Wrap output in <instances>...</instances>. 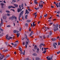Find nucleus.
Returning a JSON list of instances; mask_svg holds the SVG:
<instances>
[{"mask_svg":"<svg viewBox=\"0 0 60 60\" xmlns=\"http://www.w3.org/2000/svg\"><path fill=\"white\" fill-rule=\"evenodd\" d=\"M53 25L54 26L53 29L54 31H57L58 30V25L57 24L56 25L55 24H53Z\"/></svg>","mask_w":60,"mask_h":60,"instance_id":"obj_1","label":"nucleus"},{"mask_svg":"<svg viewBox=\"0 0 60 60\" xmlns=\"http://www.w3.org/2000/svg\"><path fill=\"white\" fill-rule=\"evenodd\" d=\"M6 39H7L8 40H10V39H12V37H9V36H8V35H6Z\"/></svg>","mask_w":60,"mask_h":60,"instance_id":"obj_2","label":"nucleus"},{"mask_svg":"<svg viewBox=\"0 0 60 60\" xmlns=\"http://www.w3.org/2000/svg\"><path fill=\"white\" fill-rule=\"evenodd\" d=\"M57 45V44L56 42H54L53 43V47H54L55 49H56V45Z\"/></svg>","mask_w":60,"mask_h":60,"instance_id":"obj_3","label":"nucleus"},{"mask_svg":"<svg viewBox=\"0 0 60 60\" xmlns=\"http://www.w3.org/2000/svg\"><path fill=\"white\" fill-rule=\"evenodd\" d=\"M14 17H15V16L13 15L12 17H9V19H11V20H13V19H14Z\"/></svg>","mask_w":60,"mask_h":60,"instance_id":"obj_4","label":"nucleus"},{"mask_svg":"<svg viewBox=\"0 0 60 60\" xmlns=\"http://www.w3.org/2000/svg\"><path fill=\"white\" fill-rule=\"evenodd\" d=\"M23 12H24V11H22L21 12L20 14L19 15V17H21L22 15H23Z\"/></svg>","mask_w":60,"mask_h":60,"instance_id":"obj_5","label":"nucleus"},{"mask_svg":"<svg viewBox=\"0 0 60 60\" xmlns=\"http://www.w3.org/2000/svg\"><path fill=\"white\" fill-rule=\"evenodd\" d=\"M0 59L1 60H2L3 59V58L4 57V56L3 55L2 57V55H1V54L0 53Z\"/></svg>","mask_w":60,"mask_h":60,"instance_id":"obj_6","label":"nucleus"},{"mask_svg":"<svg viewBox=\"0 0 60 60\" xmlns=\"http://www.w3.org/2000/svg\"><path fill=\"white\" fill-rule=\"evenodd\" d=\"M39 6L41 8L42 7H43V5L42 4V3H41V4L40 3L39 4Z\"/></svg>","mask_w":60,"mask_h":60,"instance_id":"obj_7","label":"nucleus"},{"mask_svg":"<svg viewBox=\"0 0 60 60\" xmlns=\"http://www.w3.org/2000/svg\"><path fill=\"white\" fill-rule=\"evenodd\" d=\"M46 58L47 59H48V60H52V57H51V58L50 57L49 58L48 56H47L46 57Z\"/></svg>","mask_w":60,"mask_h":60,"instance_id":"obj_8","label":"nucleus"},{"mask_svg":"<svg viewBox=\"0 0 60 60\" xmlns=\"http://www.w3.org/2000/svg\"><path fill=\"white\" fill-rule=\"evenodd\" d=\"M11 7L12 8H15V7H14L11 6H9L8 7V8L9 9H11Z\"/></svg>","mask_w":60,"mask_h":60,"instance_id":"obj_9","label":"nucleus"},{"mask_svg":"<svg viewBox=\"0 0 60 60\" xmlns=\"http://www.w3.org/2000/svg\"><path fill=\"white\" fill-rule=\"evenodd\" d=\"M52 34V31H50L49 33V35H50V36H51V35Z\"/></svg>","mask_w":60,"mask_h":60,"instance_id":"obj_10","label":"nucleus"},{"mask_svg":"<svg viewBox=\"0 0 60 60\" xmlns=\"http://www.w3.org/2000/svg\"><path fill=\"white\" fill-rule=\"evenodd\" d=\"M19 50L21 52H22V49H21V48L20 46L19 47Z\"/></svg>","mask_w":60,"mask_h":60,"instance_id":"obj_11","label":"nucleus"},{"mask_svg":"<svg viewBox=\"0 0 60 60\" xmlns=\"http://www.w3.org/2000/svg\"><path fill=\"white\" fill-rule=\"evenodd\" d=\"M34 3L35 4H38V2H37V0H34Z\"/></svg>","mask_w":60,"mask_h":60,"instance_id":"obj_12","label":"nucleus"},{"mask_svg":"<svg viewBox=\"0 0 60 60\" xmlns=\"http://www.w3.org/2000/svg\"><path fill=\"white\" fill-rule=\"evenodd\" d=\"M52 40V41H56V39L54 38H52L51 39Z\"/></svg>","mask_w":60,"mask_h":60,"instance_id":"obj_13","label":"nucleus"},{"mask_svg":"<svg viewBox=\"0 0 60 60\" xmlns=\"http://www.w3.org/2000/svg\"><path fill=\"white\" fill-rule=\"evenodd\" d=\"M29 14V12L28 11V10H26V13H25V14Z\"/></svg>","mask_w":60,"mask_h":60,"instance_id":"obj_14","label":"nucleus"},{"mask_svg":"<svg viewBox=\"0 0 60 60\" xmlns=\"http://www.w3.org/2000/svg\"><path fill=\"white\" fill-rule=\"evenodd\" d=\"M35 22H33V27H34V26H36V24H34Z\"/></svg>","mask_w":60,"mask_h":60,"instance_id":"obj_15","label":"nucleus"},{"mask_svg":"<svg viewBox=\"0 0 60 60\" xmlns=\"http://www.w3.org/2000/svg\"><path fill=\"white\" fill-rule=\"evenodd\" d=\"M33 55L34 56H37V54L35 53H34L33 54Z\"/></svg>","mask_w":60,"mask_h":60,"instance_id":"obj_16","label":"nucleus"},{"mask_svg":"<svg viewBox=\"0 0 60 60\" xmlns=\"http://www.w3.org/2000/svg\"><path fill=\"white\" fill-rule=\"evenodd\" d=\"M36 60H40V58L39 57H37L36 59Z\"/></svg>","mask_w":60,"mask_h":60,"instance_id":"obj_17","label":"nucleus"},{"mask_svg":"<svg viewBox=\"0 0 60 60\" xmlns=\"http://www.w3.org/2000/svg\"><path fill=\"white\" fill-rule=\"evenodd\" d=\"M25 51L24 50L23 52H21V54H23V55H25Z\"/></svg>","mask_w":60,"mask_h":60,"instance_id":"obj_18","label":"nucleus"},{"mask_svg":"<svg viewBox=\"0 0 60 60\" xmlns=\"http://www.w3.org/2000/svg\"><path fill=\"white\" fill-rule=\"evenodd\" d=\"M14 6H15V7H18V5L17 4H14Z\"/></svg>","mask_w":60,"mask_h":60,"instance_id":"obj_19","label":"nucleus"},{"mask_svg":"<svg viewBox=\"0 0 60 60\" xmlns=\"http://www.w3.org/2000/svg\"><path fill=\"white\" fill-rule=\"evenodd\" d=\"M3 19L6 20V16H4L3 17Z\"/></svg>","mask_w":60,"mask_h":60,"instance_id":"obj_20","label":"nucleus"},{"mask_svg":"<svg viewBox=\"0 0 60 60\" xmlns=\"http://www.w3.org/2000/svg\"><path fill=\"white\" fill-rule=\"evenodd\" d=\"M42 47V45H41H41H39V47L40 49H41Z\"/></svg>","mask_w":60,"mask_h":60,"instance_id":"obj_21","label":"nucleus"},{"mask_svg":"<svg viewBox=\"0 0 60 60\" xmlns=\"http://www.w3.org/2000/svg\"><path fill=\"white\" fill-rule=\"evenodd\" d=\"M24 38L25 39H26V40L27 39V37L26 35V36L24 37Z\"/></svg>","mask_w":60,"mask_h":60,"instance_id":"obj_22","label":"nucleus"},{"mask_svg":"<svg viewBox=\"0 0 60 60\" xmlns=\"http://www.w3.org/2000/svg\"><path fill=\"white\" fill-rule=\"evenodd\" d=\"M17 11H18V12H20V9H19V8H18V9Z\"/></svg>","mask_w":60,"mask_h":60,"instance_id":"obj_23","label":"nucleus"},{"mask_svg":"<svg viewBox=\"0 0 60 60\" xmlns=\"http://www.w3.org/2000/svg\"><path fill=\"white\" fill-rule=\"evenodd\" d=\"M16 0H12V2L13 3H16Z\"/></svg>","mask_w":60,"mask_h":60,"instance_id":"obj_24","label":"nucleus"},{"mask_svg":"<svg viewBox=\"0 0 60 60\" xmlns=\"http://www.w3.org/2000/svg\"><path fill=\"white\" fill-rule=\"evenodd\" d=\"M17 31L16 30H14V33H16V32H17Z\"/></svg>","mask_w":60,"mask_h":60,"instance_id":"obj_25","label":"nucleus"},{"mask_svg":"<svg viewBox=\"0 0 60 60\" xmlns=\"http://www.w3.org/2000/svg\"><path fill=\"white\" fill-rule=\"evenodd\" d=\"M20 34L19 33L17 34V37H19V35Z\"/></svg>","mask_w":60,"mask_h":60,"instance_id":"obj_26","label":"nucleus"},{"mask_svg":"<svg viewBox=\"0 0 60 60\" xmlns=\"http://www.w3.org/2000/svg\"><path fill=\"white\" fill-rule=\"evenodd\" d=\"M34 48L35 49H37V46L36 45H35L34 46Z\"/></svg>","mask_w":60,"mask_h":60,"instance_id":"obj_27","label":"nucleus"},{"mask_svg":"<svg viewBox=\"0 0 60 60\" xmlns=\"http://www.w3.org/2000/svg\"><path fill=\"white\" fill-rule=\"evenodd\" d=\"M27 16H28V15H25V19H27Z\"/></svg>","mask_w":60,"mask_h":60,"instance_id":"obj_28","label":"nucleus"},{"mask_svg":"<svg viewBox=\"0 0 60 60\" xmlns=\"http://www.w3.org/2000/svg\"><path fill=\"white\" fill-rule=\"evenodd\" d=\"M0 5H1V6H4V4L1 3L0 4Z\"/></svg>","mask_w":60,"mask_h":60,"instance_id":"obj_29","label":"nucleus"},{"mask_svg":"<svg viewBox=\"0 0 60 60\" xmlns=\"http://www.w3.org/2000/svg\"><path fill=\"white\" fill-rule=\"evenodd\" d=\"M6 12H8V13H10V11H6Z\"/></svg>","mask_w":60,"mask_h":60,"instance_id":"obj_30","label":"nucleus"},{"mask_svg":"<svg viewBox=\"0 0 60 60\" xmlns=\"http://www.w3.org/2000/svg\"><path fill=\"white\" fill-rule=\"evenodd\" d=\"M26 22H31V21L30 20H27Z\"/></svg>","mask_w":60,"mask_h":60,"instance_id":"obj_31","label":"nucleus"},{"mask_svg":"<svg viewBox=\"0 0 60 60\" xmlns=\"http://www.w3.org/2000/svg\"><path fill=\"white\" fill-rule=\"evenodd\" d=\"M25 26H26V27H27L28 26V24L27 23H26L25 24Z\"/></svg>","mask_w":60,"mask_h":60,"instance_id":"obj_32","label":"nucleus"},{"mask_svg":"<svg viewBox=\"0 0 60 60\" xmlns=\"http://www.w3.org/2000/svg\"><path fill=\"white\" fill-rule=\"evenodd\" d=\"M22 29V28H21V27L19 29V31H21Z\"/></svg>","mask_w":60,"mask_h":60,"instance_id":"obj_33","label":"nucleus"},{"mask_svg":"<svg viewBox=\"0 0 60 60\" xmlns=\"http://www.w3.org/2000/svg\"><path fill=\"white\" fill-rule=\"evenodd\" d=\"M15 21H16V19H17V17H15Z\"/></svg>","mask_w":60,"mask_h":60,"instance_id":"obj_34","label":"nucleus"},{"mask_svg":"<svg viewBox=\"0 0 60 60\" xmlns=\"http://www.w3.org/2000/svg\"><path fill=\"white\" fill-rule=\"evenodd\" d=\"M52 24H53V23H51L49 24V25L50 26L51 25H52Z\"/></svg>","mask_w":60,"mask_h":60,"instance_id":"obj_35","label":"nucleus"},{"mask_svg":"<svg viewBox=\"0 0 60 60\" xmlns=\"http://www.w3.org/2000/svg\"><path fill=\"white\" fill-rule=\"evenodd\" d=\"M46 51H43V53H44V54L46 52Z\"/></svg>","mask_w":60,"mask_h":60,"instance_id":"obj_36","label":"nucleus"},{"mask_svg":"<svg viewBox=\"0 0 60 60\" xmlns=\"http://www.w3.org/2000/svg\"><path fill=\"white\" fill-rule=\"evenodd\" d=\"M0 30H1V31L2 32H3V31H4V30H2V29L1 28H0Z\"/></svg>","mask_w":60,"mask_h":60,"instance_id":"obj_37","label":"nucleus"},{"mask_svg":"<svg viewBox=\"0 0 60 60\" xmlns=\"http://www.w3.org/2000/svg\"><path fill=\"white\" fill-rule=\"evenodd\" d=\"M8 51V50H4V52H7V51Z\"/></svg>","mask_w":60,"mask_h":60,"instance_id":"obj_38","label":"nucleus"},{"mask_svg":"<svg viewBox=\"0 0 60 60\" xmlns=\"http://www.w3.org/2000/svg\"><path fill=\"white\" fill-rule=\"evenodd\" d=\"M5 43L6 45H7V44H8V42H5Z\"/></svg>","mask_w":60,"mask_h":60,"instance_id":"obj_39","label":"nucleus"},{"mask_svg":"<svg viewBox=\"0 0 60 60\" xmlns=\"http://www.w3.org/2000/svg\"><path fill=\"white\" fill-rule=\"evenodd\" d=\"M16 46H17V44H15L14 45V47H16Z\"/></svg>","mask_w":60,"mask_h":60,"instance_id":"obj_40","label":"nucleus"},{"mask_svg":"<svg viewBox=\"0 0 60 60\" xmlns=\"http://www.w3.org/2000/svg\"><path fill=\"white\" fill-rule=\"evenodd\" d=\"M56 16L57 17H59V18L60 17V16H59V15H56Z\"/></svg>","mask_w":60,"mask_h":60,"instance_id":"obj_41","label":"nucleus"},{"mask_svg":"<svg viewBox=\"0 0 60 60\" xmlns=\"http://www.w3.org/2000/svg\"><path fill=\"white\" fill-rule=\"evenodd\" d=\"M8 46H9V47H11V48L12 47V46H11V45H7V47H8Z\"/></svg>","mask_w":60,"mask_h":60,"instance_id":"obj_42","label":"nucleus"},{"mask_svg":"<svg viewBox=\"0 0 60 60\" xmlns=\"http://www.w3.org/2000/svg\"><path fill=\"white\" fill-rule=\"evenodd\" d=\"M45 17H46L47 16V14H46L45 15H44Z\"/></svg>","mask_w":60,"mask_h":60,"instance_id":"obj_43","label":"nucleus"},{"mask_svg":"<svg viewBox=\"0 0 60 60\" xmlns=\"http://www.w3.org/2000/svg\"><path fill=\"white\" fill-rule=\"evenodd\" d=\"M57 54H59V53H60V51H59V52H57Z\"/></svg>","mask_w":60,"mask_h":60,"instance_id":"obj_44","label":"nucleus"},{"mask_svg":"<svg viewBox=\"0 0 60 60\" xmlns=\"http://www.w3.org/2000/svg\"><path fill=\"white\" fill-rule=\"evenodd\" d=\"M29 31H31V28L30 27Z\"/></svg>","mask_w":60,"mask_h":60,"instance_id":"obj_45","label":"nucleus"},{"mask_svg":"<svg viewBox=\"0 0 60 60\" xmlns=\"http://www.w3.org/2000/svg\"><path fill=\"white\" fill-rule=\"evenodd\" d=\"M3 23L2 22H1V23L0 25H1L2 26V25H3Z\"/></svg>","mask_w":60,"mask_h":60,"instance_id":"obj_46","label":"nucleus"},{"mask_svg":"<svg viewBox=\"0 0 60 60\" xmlns=\"http://www.w3.org/2000/svg\"><path fill=\"white\" fill-rule=\"evenodd\" d=\"M22 45H25V42H23L22 43Z\"/></svg>","mask_w":60,"mask_h":60,"instance_id":"obj_47","label":"nucleus"},{"mask_svg":"<svg viewBox=\"0 0 60 60\" xmlns=\"http://www.w3.org/2000/svg\"><path fill=\"white\" fill-rule=\"evenodd\" d=\"M7 15L8 16H10L11 15H10V14H7Z\"/></svg>","mask_w":60,"mask_h":60,"instance_id":"obj_48","label":"nucleus"},{"mask_svg":"<svg viewBox=\"0 0 60 60\" xmlns=\"http://www.w3.org/2000/svg\"><path fill=\"white\" fill-rule=\"evenodd\" d=\"M22 19L23 20H24V16H22Z\"/></svg>","mask_w":60,"mask_h":60,"instance_id":"obj_49","label":"nucleus"},{"mask_svg":"<svg viewBox=\"0 0 60 60\" xmlns=\"http://www.w3.org/2000/svg\"><path fill=\"white\" fill-rule=\"evenodd\" d=\"M27 44H26L25 45V48H27Z\"/></svg>","mask_w":60,"mask_h":60,"instance_id":"obj_50","label":"nucleus"},{"mask_svg":"<svg viewBox=\"0 0 60 60\" xmlns=\"http://www.w3.org/2000/svg\"><path fill=\"white\" fill-rule=\"evenodd\" d=\"M27 41H28V42H30L29 40V39L28 38H27Z\"/></svg>","mask_w":60,"mask_h":60,"instance_id":"obj_51","label":"nucleus"},{"mask_svg":"<svg viewBox=\"0 0 60 60\" xmlns=\"http://www.w3.org/2000/svg\"><path fill=\"white\" fill-rule=\"evenodd\" d=\"M43 46H45V44H41Z\"/></svg>","mask_w":60,"mask_h":60,"instance_id":"obj_52","label":"nucleus"},{"mask_svg":"<svg viewBox=\"0 0 60 60\" xmlns=\"http://www.w3.org/2000/svg\"><path fill=\"white\" fill-rule=\"evenodd\" d=\"M43 39H45V38H45V36L44 35V36H43Z\"/></svg>","mask_w":60,"mask_h":60,"instance_id":"obj_53","label":"nucleus"},{"mask_svg":"<svg viewBox=\"0 0 60 60\" xmlns=\"http://www.w3.org/2000/svg\"><path fill=\"white\" fill-rule=\"evenodd\" d=\"M21 7H23V4H22L21 5Z\"/></svg>","mask_w":60,"mask_h":60,"instance_id":"obj_54","label":"nucleus"},{"mask_svg":"<svg viewBox=\"0 0 60 60\" xmlns=\"http://www.w3.org/2000/svg\"><path fill=\"white\" fill-rule=\"evenodd\" d=\"M11 26L10 25H8V26H7V27H10Z\"/></svg>","mask_w":60,"mask_h":60,"instance_id":"obj_55","label":"nucleus"},{"mask_svg":"<svg viewBox=\"0 0 60 60\" xmlns=\"http://www.w3.org/2000/svg\"><path fill=\"white\" fill-rule=\"evenodd\" d=\"M11 10L12 11H15V10L14 9H11Z\"/></svg>","mask_w":60,"mask_h":60,"instance_id":"obj_56","label":"nucleus"},{"mask_svg":"<svg viewBox=\"0 0 60 60\" xmlns=\"http://www.w3.org/2000/svg\"><path fill=\"white\" fill-rule=\"evenodd\" d=\"M24 39H25L24 38H23H23H22V41H23V40H24Z\"/></svg>","mask_w":60,"mask_h":60,"instance_id":"obj_57","label":"nucleus"},{"mask_svg":"<svg viewBox=\"0 0 60 60\" xmlns=\"http://www.w3.org/2000/svg\"><path fill=\"white\" fill-rule=\"evenodd\" d=\"M9 55H8L6 57H9Z\"/></svg>","mask_w":60,"mask_h":60,"instance_id":"obj_58","label":"nucleus"},{"mask_svg":"<svg viewBox=\"0 0 60 60\" xmlns=\"http://www.w3.org/2000/svg\"><path fill=\"white\" fill-rule=\"evenodd\" d=\"M54 4H56V6L57 5L56 4V2H54Z\"/></svg>","mask_w":60,"mask_h":60,"instance_id":"obj_59","label":"nucleus"},{"mask_svg":"<svg viewBox=\"0 0 60 60\" xmlns=\"http://www.w3.org/2000/svg\"><path fill=\"white\" fill-rule=\"evenodd\" d=\"M3 19H1V22H3Z\"/></svg>","mask_w":60,"mask_h":60,"instance_id":"obj_60","label":"nucleus"},{"mask_svg":"<svg viewBox=\"0 0 60 60\" xmlns=\"http://www.w3.org/2000/svg\"><path fill=\"white\" fill-rule=\"evenodd\" d=\"M44 50H47V49L46 48H44Z\"/></svg>","mask_w":60,"mask_h":60,"instance_id":"obj_61","label":"nucleus"},{"mask_svg":"<svg viewBox=\"0 0 60 60\" xmlns=\"http://www.w3.org/2000/svg\"><path fill=\"white\" fill-rule=\"evenodd\" d=\"M3 36V35H2V34H1L0 35V36Z\"/></svg>","mask_w":60,"mask_h":60,"instance_id":"obj_62","label":"nucleus"},{"mask_svg":"<svg viewBox=\"0 0 60 60\" xmlns=\"http://www.w3.org/2000/svg\"><path fill=\"white\" fill-rule=\"evenodd\" d=\"M19 8H20L19 9H21V7L20 6V5L19 6Z\"/></svg>","mask_w":60,"mask_h":60,"instance_id":"obj_63","label":"nucleus"},{"mask_svg":"<svg viewBox=\"0 0 60 60\" xmlns=\"http://www.w3.org/2000/svg\"><path fill=\"white\" fill-rule=\"evenodd\" d=\"M26 60H29V59L28 58H27L26 59Z\"/></svg>","mask_w":60,"mask_h":60,"instance_id":"obj_64","label":"nucleus"}]
</instances>
